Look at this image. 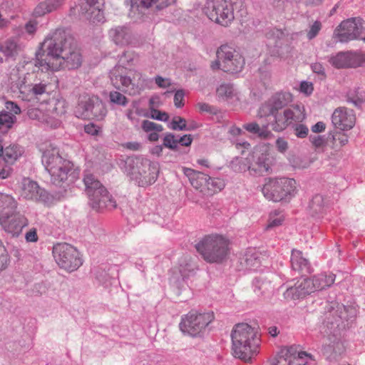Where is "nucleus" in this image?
<instances>
[{
    "label": "nucleus",
    "instance_id": "obj_1",
    "mask_svg": "<svg viewBox=\"0 0 365 365\" xmlns=\"http://www.w3.org/2000/svg\"><path fill=\"white\" fill-rule=\"evenodd\" d=\"M47 52L45 58L37 54L36 65L42 71H57L62 68L76 69L82 63L80 51L71 46L66 32L57 29L42 43Z\"/></svg>",
    "mask_w": 365,
    "mask_h": 365
},
{
    "label": "nucleus",
    "instance_id": "obj_22",
    "mask_svg": "<svg viewBox=\"0 0 365 365\" xmlns=\"http://www.w3.org/2000/svg\"><path fill=\"white\" fill-rule=\"evenodd\" d=\"M196 269L197 267L193 261L190 257H185L180 262L178 267V272L182 279L180 280L178 276L173 275L170 278V281L178 287L182 288L184 285L185 279L195 274Z\"/></svg>",
    "mask_w": 365,
    "mask_h": 365
},
{
    "label": "nucleus",
    "instance_id": "obj_54",
    "mask_svg": "<svg viewBox=\"0 0 365 365\" xmlns=\"http://www.w3.org/2000/svg\"><path fill=\"white\" fill-rule=\"evenodd\" d=\"M178 145V138L173 133H166L163 138V145L170 149L177 148Z\"/></svg>",
    "mask_w": 365,
    "mask_h": 365
},
{
    "label": "nucleus",
    "instance_id": "obj_17",
    "mask_svg": "<svg viewBox=\"0 0 365 365\" xmlns=\"http://www.w3.org/2000/svg\"><path fill=\"white\" fill-rule=\"evenodd\" d=\"M363 29L361 20L359 19H349L342 21L335 29L334 38L341 43L359 39Z\"/></svg>",
    "mask_w": 365,
    "mask_h": 365
},
{
    "label": "nucleus",
    "instance_id": "obj_10",
    "mask_svg": "<svg viewBox=\"0 0 365 365\" xmlns=\"http://www.w3.org/2000/svg\"><path fill=\"white\" fill-rule=\"evenodd\" d=\"M217 60L211 64L212 70L221 69L225 72L237 73L245 66V59L239 51L233 47L225 44L218 48L216 52Z\"/></svg>",
    "mask_w": 365,
    "mask_h": 365
},
{
    "label": "nucleus",
    "instance_id": "obj_42",
    "mask_svg": "<svg viewBox=\"0 0 365 365\" xmlns=\"http://www.w3.org/2000/svg\"><path fill=\"white\" fill-rule=\"evenodd\" d=\"M305 357L311 358L306 352L301 351L298 353L297 356L282 357L273 365H306L307 362L304 361Z\"/></svg>",
    "mask_w": 365,
    "mask_h": 365
},
{
    "label": "nucleus",
    "instance_id": "obj_38",
    "mask_svg": "<svg viewBox=\"0 0 365 365\" xmlns=\"http://www.w3.org/2000/svg\"><path fill=\"white\" fill-rule=\"evenodd\" d=\"M225 187V182L220 178H212L207 175L206 184H205L202 194L205 195H212L222 190Z\"/></svg>",
    "mask_w": 365,
    "mask_h": 365
},
{
    "label": "nucleus",
    "instance_id": "obj_50",
    "mask_svg": "<svg viewBox=\"0 0 365 365\" xmlns=\"http://www.w3.org/2000/svg\"><path fill=\"white\" fill-rule=\"evenodd\" d=\"M109 98L111 103L122 106H125L128 102L127 98L118 91H111Z\"/></svg>",
    "mask_w": 365,
    "mask_h": 365
},
{
    "label": "nucleus",
    "instance_id": "obj_15",
    "mask_svg": "<svg viewBox=\"0 0 365 365\" xmlns=\"http://www.w3.org/2000/svg\"><path fill=\"white\" fill-rule=\"evenodd\" d=\"M306 118L307 113L304 106L302 103L296 104L285 108L282 113L276 114L272 128L275 131H282L289 125L302 123Z\"/></svg>",
    "mask_w": 365,
    "mask_h": 365
},
{
    "label": "nucleus",
    "instance_id": "obj_32",
    "mask_svg": "<svg viewBox=\"0 0 365 365\" xmlns=\"http://www.w3.org/2000/svg\"><path fill=\"white\" fill-rule=\"evenodd\" d=\"M65 0H46L39 3L34 11L35 16H42L58 9Z\"/></svg>",
    "mask_w": 365,
    "mask_h": 365
},
{
    "label": "nucleus",
    "instance_id": "obj_31",
    "mask_svg": "<svg viewBox=\"0 0 365 365\" xmlns=\"http://www.w3.org/2000/svg\"><path fill=\"white\" fill-rule=\"evenodd\" d=\"M97 1L98 0H86L89 9H86V11L82 8L81 9V13H85L86 18L93 24L103 23L105 21L103 12L98 7L95 6Z\"/></svg>",
    "mask_w": 365,
    "mask_h": 365
},
{
    "label": "nucleus",
    "instance_id": "obj_7",
    "mask_svg": "<svg viewBox=\"0 0 365 365\" xmlns=\"http://www.w3.org/2000/svg\"><path fill=\"white\" fill-rule=\"evenodd\" d=\"M245 163L242 158H236L230 163V168L235 172H245L249 170L252 175H262L269 170L271 160L269 158L267 147L263 145L255 148L251 159Z\"/></svg>",
    "mask_w": 365,
    "mask_h": 365
},
{
    "label": "nucleus",
    "instance_id": "obj_41",
    "mask_svg": "<svg viewBox=\"0 0 365 365\" xmlns=\"http://www.w3.org/2000/svg\"><path fill=\"white\" fill-rule=\"evenodd\" d=\"M23 150L16 145H11L4 148L3 159L8 164L14 163L21 156Z\"/></svg>",
    "mask_w": 365,
    "mask_h": 365
},
{
    "label": "nucleus",
    "instance_id": "obj_8",
    "mask_svg": "<svg viewBox=\"0 0 365 365\" xmlns=\"http://www.w3.org/2000/svg\"><path fill=\"white\" fill-rule=\"evenodd\" d=\"M83 182L89 203L93 209L100 210L103 208L113 209L116 207L115 201L93 175L85 174Z\"/></svg>",
    "mask_w": 365,
    "mask_h": 365
},
{
    "label": "nucleus",
    "instance_id": "obj_59",
    "mask_svg": "<svg viewBox=\"0 0 365 365\" xmlns=\"http://www.w3.org/2000/svg\"><path fill=\"white\" fill-rule=\"evenodd\" d=\"M314 90L313 84L308 81H302L300 83L299 91L306 96H309Z\"/></svg>",
    "mask_w": 365,
    "mask_h": 365
},
{
    "label": "nucleus",
    "instance_id": "obj_62",
    "mask_svg": "<svg viewBox=\"0 0 365 365\" xmlns=\"http://www.w3.org/2000/svg\"><path fill=\"white\" fill-rule=\"evenodd\" d=\"M11 172L12 168L9 165H0V179L7 178Z\"/></svg>",
    "mask_w": 365,
    "mask_h": 365
},
{
    "label": "nucleus",
    "instance_id": "obj_30",
    "mask_svg": "<svg viewBox=\"0 0 365 365\" xmlns=\"http://www.w3.org/2000/svg\"><path fill=\"white\" fill-rule=\"evenodd\" d=\"M290 261L292 269L299 272L309 273L311 272L309 262L308 259L303 256L301 251L292 250Z\"/></svg>",
    "mask_w": 365,
    "mask_h": 365
},
{
    "label": "nucleus",
    "instance_id": "obj_18",
    "mask_svg": "<svg viewBox=\"0 0 365 365\" xmlns=\"http://www.w3.org/2000/svg\"><path fill=\"white\" fill-rule=\"evenodd\" d=\"M330 64L336 68H356L365 63V52H339L329 58Z\"/></svg>",
    "mask_w": 365,
    "mask_h": 365
},
{
    "label": "nucleus",
    "instance_id": "obj_56",
    "mask_svg": "<svg viewBox=\"0 0 365 365\" xmlns=\"http://www.w3.org/2000/svg\"><path fill=\"white\" fill-rule=\"evenodd\" d=\"M150 118L166 122L168 120L169 115L165 112H162L160 110L154 109L153 108H150V110L149 111V117Z\"/></svg>",
    "mask_w": 365,
    "mask_h": 365
},
{
    "label": "nucleus",
    "instance_id": "obj_55",
    "mask_svg": "<svg viewBox=\"0 0 365 365\" xmlns=\"http://www.w3.org/2000/svg\"><path fill=\"white\" fill-rule=\"evenodd\" d=\"M292 125L294 126V135L297 138H304L308 135L309 128L306 125L302 124V123H298Z\"/></svg>",
    "mask_w": 365,
    "mask_h": 365
},
{
    "label": "nucleus",
    "instance_id": "obj_61",
    "mask_svg": "<svg viewBox=\"0 0 365 365\" xmlns=\"http://www.w3.org/2000/svg\"><path fill=\"white\" fill-rule=\"evenodd\" d=\"M5 107L8 110L7 112H12L13 113L11 114L14 115L21 113V109L19 106L12 101H7L5 104Z\"/></svg>",
    "mask_w": 365,
    "mask_h": 365
},
{
    "label": "nucleus",
    "instance_id": "obj_20",
    "mask_svg": "<svg viewBox=\"0 0 365 365\" xmlns=\"http://www.w3.org/2000/svg\"><path fill=\"white\" fill-rule=\"evenodd\" d=\"M27 224V220L16 211L9 216L0 217V225L3 229L13 236H18Z\"/></svg>",
    "mask_w": 365,
    "mask_h": 365
},
{
    "label": "nucleus",
    "instance_id": "obj_25",
    "mask_svg": "<svg viewBox=\"0 0 365 365\" xmlns=\"http://www.w3.org/2000/svg\"><path fill=\"white\" fill-rule=\"evenodd\" d=\"M216 95L220 101L236 105L241 98L240 91L230 83H222L216 89Z\"/></svg>",
    "mask_w": 365,
    "mask_h": 365
},
{
    "label": "nucleus",
    "instance_id": "obj_46",
    "mask_svg": "<svg viewBox=\"0 0 365 365\" xmlns=\"http://www.w3.org/2000/svg\"><path fill=\"white\" fill-rule=\"evenodd\" d=\"M140 5L145 8L156 5L158 9H161L173 4L175 0H137Z\"/></svg>",
    "mask_w": 365,
    "mask_h": 365
},
{
    "label": "nucleus",
    "instance_id": "obj_19",
    "mask_svg": "<svg viewBox=\"0 0 365 365\" xmlns=\"http://www.w3.org/2000/svg\"><path fill=\"white\" fill-rule=\"evenodd\" d=\"M331 122L335 128L341 130H349L355 125V114L351 109L339 107L333 112Z\"/></svg>",
    "mask_w": 365,
    "mask_h": 365
},
{
    "label": "nucleus",
    "instance_id": "obj_21",
    "mask_svg": "<svg viewBox=\"0 0 365 365\" xmlns=\"http://www.w3.org/2000/svg\"><path fill=\"white\" fill-rule=\"evenodd\" d=\"M28 115L29 118L36 120L52 128H58L61 123L59 118H56L55 116H50L47 111V106L43 104H41L38 108H29Z\"/></svg>",
    "mask_w": 365,
    "mask_h": 365
},
{
    "label": "nucleus",
    "instance_id": "obj_60",
    "mask_svg": "<svg viewBox=\"0 0 365 365\" xmlns=\"http://www.w3.org/2000/svg\"><path fill=\"white\" fill-rule=\"evenodd\" d=\"M155 83L162 88H166L171 86V81L169 78L156 76L155 78Z\"/></svg>",
    "mask_w": 365,
    "mask_h": 365
},
{
    "label": "nucleus",
    "instance_id": "obj_36",
    "mask_svg": "<svg viewBox=\"0 0 365 365\" xmlns=\"http://www.w3.org/2000/svg\"><path fill=\"white\" fill-rule=\"evenodd\" d=\"M243 128L249 133L257 135L261 139L267 140L273 137L272 133L268 129V125L259 126L256 122H251L245 124Z\"/></svg>",
    "mask_w": 365,
    "mask_h": 365
},
{
    "label": "nucleus",
    "instance_id": "obj_9",
    "mask_svg": "<svg viewBox=\"0 0 365 365\" xmlns=\"http://www.w3.org/2000/svg\"><path fill=\"white\" fill-rule=\"evenodd\" d=\"M296 181L292 178H267L262 188L265 198L279 202L291 198L296 192Z\"/></svg>",
    "mask_w": 365,
    "mask_h": 365
},
{
    "label": "nucleus",
    "instance_id": "obj_33",
    "mask_svg": "<svg viewBox=\"0 0 365 365\" xmlns=\"http://www.w3.org/2000/svg\"><path fill=\"white\" fill-rule=\"evenodd\" d=\"M92 101L93 96H81L74 110L75 115L78 118L89 119V113L92 109Z\"/></svg>",
    "mask_w": 365,
    "mask_h": 365
},
{
    "label": "nucleus",
    "instance_id": "obj_43",
    "mask_svg": "<svg viewBox=\"0 0 365 365\" xmlns=\"http://www.w3.org/2000/svg\"><path fill=\"white\" fill-rule=\"evenodd\" d=\"M19 49V46L14 40H8L4 43H0V52L6 57L16 56Z\"/></svg>",
    "mask_w": 365,
    "mask_h": 365
},
{
    "label": "nucleus",
    "instance_id": "obj_45",
    "mask_svg": "<svg viewBox=\"0 0 365 365\" xmlns=\"http://www.w3.org/2000/svg\"><path fill=\"white\" fill-rule=\"evenodd\" d=\"M15 120L16 116L12 115L11 113L6 111L1 112L0 130L2 132H6L10 128H11Z\"/></svg>",
    "mask_w": 365,
    "mask_h": 365
},
{
    "label": "nucleus",
    "instance_id": "obj_16",
    "mask_svg": "<svg viewBox=\"0 0 365 365\" xmlns=\"http://www.w3.org/2000/svg\"><path fill=\"white\" fill-rule=\"evenodd\" d=\"M292 101L293 96L290 92H277L259 107L257 116L263 118L272 115L275 118V115L279 114L278 110L287 106Z\"/></svg>",
    "mask_w": 365,
    "mask_h": 365
},
{
    "label": "nucleus",
    "instance_id": "obj_27",
    "mask_svg": "<svg viewBox=\"0 0 365 365\" xmlns=\"http://www.w3.org/2000/svg\"><path fill=\"white\" fill-rule=\"evenodd\" d=\"M125 115L135 128H139L140 118L149 117V111L140 106V101H133L126 110Z\"/></svg>",
    "mask_w": 365,
    "mask_h": 365
},
{
    "label": "nucleus",
    "instance_id": "obj_37",
    "mask_svg": "<svg viewBox=\"0 0 365 365\" xmlns=\"http://www.w3.org/2000/svg\"><path fill=\"white\" fill-rule=\"evenodd\" d=\"M92 109L89 113V119L103 120L107 114V110L103 102L96 96H93Z\"/></svg>",
    "mask_w": 365,
    "mask_h": 365
},
{
    "label": "nucleus",
    "instance_id": "obj_49",
    "mask_svg": "<svg viewBox=\"0 0 365 365\" xmlns=\"http://www.w3.org/2000/svg\"><path fill=\"white\" fill-rule=\"evenodd\" d=\"M324 205V199L322 195H315L309 202V207L314 212H320Z\"/></svg>",
    "mask_w": 365,
    "mask_h": 365
},
{
    "label": "nucleus",
    "instance_id": "obj_29",
    "mask_svg": "<svg viewBox=\"0 0 365 365\" xmlns=\"http://www.w3.org/2000/svg\"><path fill=\"white\" fill-rule=\"evenodd\" d=\"M344 351V346L342 341L334 339H329V342H324L322 346V354L329 359H336Z\"/></svg>",
    "mask_w": 365,
    "mask_h": 365
},
{
    "label": "nucleus",
    "instance_id": "obj_23",
    "mask_svg": "<svg viewBox=\"0 0 365 365\" xmlns=\"http://www.w3.org/2000/svg\"><path fill=\"white\" fill-rule=\"evenodd\" d=\"M22 197L35 201L43 200L45 191L29 178H24L21 182Z\"/></svg>",
    "mask_w": 365,
    "mask_h": 365
},
{
    "label": "nucleus",
    "instance_id": "obj_34",
    "mask_svg": "<svg viewBox=\"0 0 365 365\" xmlns=\"http://www.w3.org/2000/svg\"><path fill=\"white\" fill-rule=\"evenodd\" d=\"M184 174L189 178V180L196 190H199L202 193L205 184H206L207 175L197 172L191 168H184Z\"/></svg>",
    "mask_w": 365,
    "mask_h": 365
},
{
    "label": "nucleus",
    "instance_id": "obj_58",
    "mask_svg": "<svg viewBox=\"0 0 365 365\" xmlns=\"http://www.w3.org/2000/svg\"><path fill=\"white\" fill-rule=\"evenodd\" d=\"M185 92L183 90H178L174 96V104L177 108H181L184 106Z\"/></svg>",
    "mask_w": 365,
    "mask_h": 365
},
{
    "label": "nucleus",
    "instance_id": "obj_40",
    "mask_svg": "<svg viewBox=\"0 0 365 365\" xmlns=\"http://www.w3.org/2000/svg\"><path fill=\"white\" fill-rule=\"evenodd\" d=\"M9 81L12 89H16L21 93L28 91L29 87L26 85V78L24 75H20L18 70H13Z\"/></svg>",
    "mask_w": 365,
    "mask_h": 365
},
{
    "label": "nucleus",
    "instance_id": "obj_52",
    "mask_svg": "<svg viewBox=\"0 0 365 365\" xmlns=\"http://www.w3.org/2000/svg\"><path fill=\"white\" fill-rule=\"evenodd\" d=\"M141 128L145 133H150L153 131L161 132L163 130V127L162 125L155 123L148 120H144L142 121Z\"/></svg>",
    "mask_w": 365,
    "mask_h": 365
},
{
    "label": "nucleus",
    "instance_id": "obj_26",
    "mask_svg": "<svg viewBox=\"0 0 365 365\" xmlns=\"http://www.w3.org/2000/svg\"><path fill=\"white\" fill-rule=\"evenodd\" d=\"M118 277V267L117 265L108 266L99 269L96 273V279L104 287L115 284Z\"/></svg>",
    "mask_w": 365,
    "mask_h": 365
},
{
    "label": "nucleus",
    "instance_id": "obj_48",
    "mask_svg": "<svg viewBox=\"0 0 365 365\" xmlns=\"http://www.w3.org/2000/svg\"><path fill=\"white\" fill-rule=\"evenodd\" d=\"M284 215L279 212H277L276 211L272 212L269 215L268 224L267 226V229L273 228L275 227H278L282 225L284 221Z\"/></svg>",
    "mask_w": 365,
    "mask_h": 365
},
{
    "label": "nucleus",
    "instance_id": "obj_5",
    "mask_svg": "<svg viewBox=\"0 0 365 365\" xmlns=\"http://www.w3.org/2000/svg\"><path fill=\"white\" fill-rule=\"evenodd\" d=\"M126 173L130 180L139 187H148L153 184L159 174V164L143 157L128 159Z\"/></svg>",
    "mask_w": 365,
    "mask_h": 365
},
{
    "label": "nucleus",
    "instance_id": "obj_3",
    "mask_svg": "<svg viewBox=\"0 0 365 365\" xmlns=\"http://www.w3.org/2000/svg\"><path fill=\"white\" fill-rule=\"evenodd\" d=\"M42 163L50 175L51 182L56 187H63L73 169V163L63 158L58 148L50 145L43 153Z\"/></svg>",
    "mask_w": 365,
    "mask_h": 365
},
{
    "label": "nucleus",
    "instance_id": "obj_24",
    "mask_svg": "<svg viewBox=\"0 0 365 365\" xmlns=\"http://www.w3.org/2000/svg\"><path fill=\"white\" fill-rule=\"evenodd\" d=\"M262 255L255 248L247 249L240 259L242 269L257 270L262 264Z\"/></svg>",
    "mask_w": 365,
    "mask_h": 365
},
{
    "label": "nucleus",
    "instance_id": "obj_28",
    "mask_svg": "<svg viewBox=\"0 0 365 365\" xmlns=\"http://www.w3.org/2000/svg\"><path fill=\"white\" fill-rule=\"evenodd\" d=\"M110 39L118 46H125L130 43L131 33L128 27L118 26L110 29Z\"/></svg>",
    "mask_w": 365,
    "mask_h": 365
},
{
    "label": "nucleus",
    "instance_id": "obj_14",
    "mask_svg": "<svg viewBox=\"0 0 365 365\" xmlns=\"http://www.w3.org/2000/svg\"><path fill=\"white\" fill-rule=\"evenodd\" d=\"M204 11L210 20L223 26H228L235 19L230 0H207Z\"/></svg>",
    "mask_w": 365,
    "mask_h": 365
},
{
    "label": "nucleus",
    "instance_id": "obj_2",
    "mask_svg": "<svg viewBox=\"0 0 365 365\" xmlns=\"http://www.w3.org/2000/svg\"><path fill=\"white\" fill-rule=\"evenodd\" d=\"M235 357L250 361L259 353L260 339L255 329L246 323L237 324L231 334Z\"/></svg>",
    "mask_w": 365,
    "mask_h": 365
},
{
    "label": "nucleus",
    "instance_id": "obj_39",
    "mask_svg": "<svg viewBox=\"0 0 365 365\" xmlns=\"http://www.w3.org/2000/svg\"><path fill=\"white\" fill-rule=\"evenodd\" d=\"M46 106H48L47 111L50 116H55L56 118H58V116L62 115L66 111V103L63 98L53 100Z\"/></svg>",
    "mask_w": 365,
    "mask_h": 365
},
{
    "label": "nucleus",
    "instance_id": "obj_11",
    "mask_svg": "<svg viewBox=\"0 0 365 365\" xmlns=\"http://www.w3.org/2000/svg\"><path fill=\"white\" fill-rule=\"evenodd\" d=\"M113 86L130 95L138 93L143 87L145 80L141 73L135 71L133 78L128 76L126 69L121 66H115L110 72Z\"/></svg>",
    "mask_w": 365,
    "mask_h": 365
},
{
    "label": "nucleus",
    "instance_id": "obj_13",
    "mask_svg": "<svg viewBox=\"0 0 365 365\" xmlns=\"http://www.w3.org/2000/svg\"><path fill=\"white\" fill-rule=\"evenodd\" d=\"M53 255L58 265L68 272H73L83 264L78 250L68 243H58L53 247Z\"/></svg>",
    "mask_w": 365,
    "mask_h": 365
},
{
    "label": "nucleus",
    "instance_id": "obj_12",
    "mask_svg": "<svg viewBox=\"0 0 365 365\" xmlns=\"http://www.w3.org/2000/svg\"><path fill=\"white\" fill-rule=\"evenodd\" d=\"M212 312H198L191 311L181 317L179 327L180 331L193 337L203 334L207 326L213 321Z\"/></svg>",
    "mask_w": 365,
    "mask_h": 365
},
{
    "label": "nucleus",
    "instance_id": "obj_6",
    "mask_svg": "<svg viewBox=\"0 0 365 365\" xmlns=\"http://www.w3.org/2000/svg\"><path fill=\"white\" fill-rule=\"evenodd\" d=\"M203 259L210 263H220L228 256L230 242L221 235H205L195 245Z\"/></svg>",
    "mask_w": 365,
    "mask_h": 365
},
{
    "label": "nucleus",
    "instance_id": "obj_63",
    "mask_svg": "<svg viewBox=\"0 0 365 365\" xmlns=\"http://www.w3.org/2000/svg\"><path fill=\"white\" fill-rule=\"evenodd\" d=\"M276 146L278 151L280 153H284L288 148V143L284 138H279L276 140Z\"/></svg>",
    "mask_w": 365,
    "mask_h": 365
},
{
    "label": "nucleus",
    "instance_id": "obj_4",
    "mask_svg": "<svg viewBox=\"0 0 365 365\" xmlns=\"http://www.w3.org/2000/svg\"><path fill=\"white\" fill-rule=\"evenodd\" d=\"M335 281V275L330 273H321L312 278L299 279L294 286L287 287L284 292L286 300L302 299L317 291L330 287Z\"/></svg>",
    "mask_w": 365,
    "mask_h": 365
},
{
    "label": "nucleus",
    "instance_id": "obj_47",
    "mask_svg": "<svg viewBox=\"0 0 365 365\" xmlns=\"http://www.w3.org/2000/svg\"><path fill=\"white\" fill-rule=\"evenodd\" d=\"M254 292L257 295H264L267 291L271 289V285L268 282L262 281L259 279H255L253 282Z\"/></svg>",
    "mask_w": 365,
    "mask_h": 365
},
{
    "label": "nucleus",
    "instance_id": "obj_44",
    "mask_svg": "<svg viewBox=\"0 0 365 365\" xmlns=\"http://www.w3.org/2000/svg\"><path fill=\"white\" fill-rule=\"evenodd\" d=\"M349 142V136L342 132L336 131L332 135V145L331 148L337 152L340 148Z\"/></svg>",
    "mask_w": 365,
    "mask_h": 365
},
{
    "label": "nucleus",
    "instance_id": "obj_35",
    "mask_svg": "<svg viewBox=\"0 0 365 365\" xmlns=\"http://www.w3.org/2000/svg\"><path fill=\"white\" fill-rule=\"evenodd\" d=\"M16 207V201L11 195L0 192V217L14 214Z\"/></svg>",
    "mask_w": 365,
    "mask_h": 365
},
{
    "label": "nucleus",
    "instance_id": "obj_53",
    "mask_svg": "<svg viewBox=\"0 0 365 365\" xmlns=\"http://www.w3.org/2000/svg\"><path fill=\"white\" fill-rule=\"evenodd\" d=\"M46 87L47 85L46 83H36L33 85L31 87L29 86L27 91H29L34 97L38 98V96L46 93Z\"/></svg>",
    "mask_w": 365,
    "mask_h": 365
},
{
    "label": "nucleus",
    "instance_id": "obj_64",
    "mask_svg": "<svg viewBox=\"0 0 365 365\" xmlns=\"http://www.w3.org/2000/svg\"><path fill=\"white\" fill-rule=\"evenodd\" d=\"M84 130L88 134L95 135L98 134L99 128L93 123H89L85 125Z\"/></svg>",
    "mask_w": 365,
    "mask_h": 365
},
{
    "label": "nucleus",
    "instance_id": "obj_51",
    "mask_svg": "<svg viewBox=\"0 0 365 365\" xmlns=\"http://www.w3.org/2000/svg\"><path fill=\"white\" fill-rule=\"evenodd\" d=\"M197 126H192L190 128L186 127V121L181 117H175L170 123V128L175 130H192L196 128Z\"/></svg>",
    "mask_w": 365,
    "mask_h": 365
},
{
    "label": "nucleus",
    "instance_id": "obj_57",
    "mask_svg": "<svg viewBox=\"0 0 365 365\" xmlns=\"http://www.w3.org/2000/svg\"><path fill=\"white\" fill-rule=\"evenodd\" d=\"M322 29L321 22L319 21H316L310 27L308 33L307 37L309 39L314 38L319 32Z\"/></svg>",
    "mask_w": 365,
    "mask_h": 365
}]
</instances>
